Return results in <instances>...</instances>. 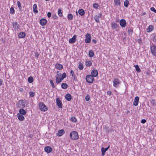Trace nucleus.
Segmentation results:
<instances>
[{
  "mask_svg": "<svg viewBox=\"0 0 156 156\" xmlns=\"http://www.w3.org/2000/svg\"><path fill=\"white\" fill-rule=\"evenodd\" d=\"M70 136L72 139L76 140L79 138L77 132L76 131H73L70 134Z\"/></svg>",
  "mask_w": 156,
  "mask_h": 156,
  "instance_id": "1",
  "label": "nucleus"
},
{
  "mask_svg": "<svg viewBox=\"0 0 156 156\" xmlns=\"http://www.w3.org/2000/svg\"><path fill=\"white\" fill-rule=\"evenodd\" d=\"M86 82L89 83H92L94 80V77L90 74L87 75L86 77Z\"/></svg>",
  "mask_w": 156,
  "mask_h": 156,
  "instance_id": "2",
  "label": "nucleus"
},
{
  "mask_svg": "<svg viewBox=\"0 0 156 156\" xmlns=\"http://www.w3.org/2000/svg\"><path fill=\"white\" fill-rule=\"evenodd\" d=\"M39 109L41 111L45 112L48 110L47 107L43 102H40L39 104Z\"/></svg>",
  "mask_w": 156,
  "mask_h": 156,
  "instance_id": "3",
  "label": "nucleus"
},
{
  "mask_svg": "<svg viewBox=\"0 0 156 156\" xmlns=\"http://www.w3.org/2000/svg\"><path fill=\"white\" fill-rule=\"evenodd\" d=\"M113 82V86L116 87H118L120 83V81L118 78L115 79Z\"/></svg>",
  "mask_w": 156,
  "mask_h": 156,
  "instance_id": "4",
  "label": "nucleus"
},
{
  "mask_svg": "<svg viewBox=\"0 0 156 156\" xmlns=\"http://www.w3.org/2000/svg\"><path fill=\"white\" fill-rule=\"evenodd\" d=\"M85 37V42L86 43H90L91 40V36L90 34L88 33L86 35Z\"/></svg>",
  "mask_w": 156,
  "mask_h": 156,
  "instance_id": "5",
  "label": "nucleus"
},
{
  "mask_svg": "<svg viewBox=\"0 0 156 156\" xmlns=\"http://www.w3.org/2000/svg\"><path fill=\"white\" fill-rule=\"evenodd\" d=\"M12 26L15 31L18 30L20 28V25L16 22H14L12 23Z\"/></svg>",
  "mask_w": 156,
  "mask_h": 156,
  "instance_id": "6",
  "label": "nucleus"
},
{
  "mask_svg": "<svg viewBox=\"0 0 156 156\" xmlns=\"http://www.w3.org/2000/svg\"><path fill=\"white\" fill-rule=\"evenodd\" d=\"M120 25L122 27H125L126 25V22L124 19H121L119 21Z\"/></svg>",
  "mask_w": 156,
  "mask_h": 156,
  "instance_id": "7",
  "label": "nucleus"
},
{
  "mask_svg": "<svg viewBox=\"0 0 156 156\" xmlns=\"http://www.w3.org/2000/svg\"><path fill=\"white\" fill-rule=\"evenodd\" d=\"M56 105L59 108H62V101L60 99L58 98H56Z\"/></svg>",
  "mask_w": 156,
  "mask_h": 156,
  "instance_id": "8",
  "label": "nucleus"
},
{
  "mask_svg": "<svg viewBox=\"0 0 156 156\" xmlns=\"http://www.w3.org/2000/svg\"><path fill=\"white\" fill-rule=\"evenodd\" d=\"M76 35H74L73 37L69 39V43L73 44L76 41Z\"/></svg>",
  "mask_w": 156,
  "mask_h": 156,
  "instance_id": "9",
  "label": "nucleus"
},
{
  "mask_svg": "<svg viewBox=\"0 0 156 156\" xmlns=\"http://www.w3.org/2000/svg\"><path fill=\"white\" fill-rule=\"evenodd\" d=\"M151 51L152 54L156 56V47L155 46H152L151 47Z\"/></svg>",
  "mask_w": 156,
  "mask_h": 156,
  "instance_id": "10",
  "label": "nucleus"
},
{
  "mask_svg": "<svg viewBox=\"0 0 156 156\" xmlns=\"http://www.w3.org/2000/svg\"><path fill=\"white\" fill-rule=\"evenodd\" d=\"M91 75L92 76L94 77H96L98 75V71L96 69H93L91 72Z\"/></svg>",
  "mask_w": 156,
  "mask_h": 156,
  "instance_id": "11",
  "label": "nucleus"
},
{
  "mask_svg": "<svg viewBox=\"0 0 156 156\" xmlns=\"http://www.w3.org/2000/svg\"><path fill=\"white\" fill-rule=\"evenodd\" d=\"M47 23V20L46 19L42 18L41 19L40 21V23L42 26H45Z\"/></svg>",
  "mask_w": 156,
  "mask_h": 156,
  "instance_id": "12",
  "label": "nucleus"
},
{
  "mask_svg": "<svg viewBox=\"0 0 156 156\" xmlns=\"http://www.w3.org/2000/svg\"><path fill=\"white\" fill-rule=\"evenodd\" d=\"M110 147V146L109 145L107 147L104 148V147H102L101 148V151L102 152V155L103 156L105 155V152L108 150Z\"/></svg>",
  "mask_w": 156,
  "mask_h": 156,
  "instance_id": "13",
  "label": "nucleus"
},
{
  "mask_svg": "<svg viewBox=\"0 0 156 156\" xmlns=\"http://www.w3.org/2000/svg\"><path fill=\"white\" fill-rule=\"evenodd\" d=\"M139 101V97L136 96L135 97L134 101L133 103V105L135 106L138 105Z\"/></svg>",
  "mask_w": 156,
  "mask_h": 156,
  "instance_id": "14",
  "label": "nucleus"
},
{
  "mask_svg": "<svg viewBox=\"0 0 156 156\" xmlns=\"http://www.w3.org/2000/svg\"><path fill=\"white\" fill-rule=\"evenodd\" d=\"M23 103H26V102H23V100H20L18 101V103L16 104V106L17 107L20 108H21L22 105H23Z\"/></svg>",
  "mask_w": 156,
  "mask_h": 156,
  "instance_id": "15",
  "label": "nucleus"
},
{
  "mask_svg": "<svg viewBox=\"0 0 156 156\" xmlns=\"http://www.w3.org/2000/svg\"><path fill=\"white\" fill-rule=\"evenodd\" d=\"M45 151L47 153H50L52 151V148L50 147L47 146L44 148Z\"/></svg>",
  "mask_w": 156,
  "mask_h": 156,
  "instance_id": "16",
  "label": "nucleus"
},
{
  "mask_svg": "<svg viewBox=\"0 0 156 156\" xmlns=\"http://www.w3.org/2000/svg\"><path fill=\"white\" fill-rule=\"evenodd\" d=\"M65 133V131L64 129H62L59 130L58 131V133L57 134V135L58 136H61Z\"/></svg>",
  "mask_w": 156,
  "mask_h": 156,
  "instance_id": "17",
  "label": "nucleus"
},
{
  "mask_svg": "<svg viewBox=\"0 0 156 156\" xmlns=\"http://www.w3.org/2000/svg\"><path fill=\"white\" fill-rule=\"evenodd\" d=\"M17 117L19 120L20 121H23L24 120L25 118L23 115L17 113Z\"/></svg>",
  "mask_w": 156,
  "mask_h": 156,
  "instance_id": "18",
  "label": "nucleus"
},
{
  "mask_svg": "<svg viewBox=\"0 0 156 156\" xmlns=\"http://www.w3.org/2000/svg\"><path fill=\"white\" fill-rule=\"evenodd\" d=\"M26 34L24 32H21L18 35V37L19 38H24L25 37Z\"/></svg>",
  "mask_w": 156,
  "mask_h": 156,
  "instance_id": "19",
  "label": "nucleus"
},
{
  "mask_svg": "<svg viewBox=\"0 0 156 156\" xmlns=\"http://www.w3.org/2000/svg\"><path fill=\"white\" fill-rule=\"evenodd\" d=\"M65 98L66 100L69 101H71L72 99V97L70 94H67L65 96Z\"/></svg>",
  "mask_w": 156,
  "mask_h": 156,
  "instance_id": "20",
  "label": "nucleus"
},
{
  "mask_svg": "<svg viewBox=\"0 0 156 156\" xmlns=\"http://www.w3.org/2000/svg\"><path fill=\"white\" fill-rule=\"evenodd\" d=\"M33 12L34 13H36L38 12L37 6L36 4H34L33 7Z\"/></svg>",
  "mask_w": 156,
  "mask_h": 156,
  "instance_id": "21",
  "label": "nucleus"
},
{
  "mask_svg": "<svg viewBox=\"0 0 156 156\" xmlns=\"http://www.w3.org/2000/svg\"><path fill=\"white\" fill-rule=\"evenodd\" d=\"M88 55L89 56L90 58L93 57L94 55V51L92 50H90L89 51Z\"/></svg>",
  "mask_w": 156,
  "mask_h": 156,
  "instance_id": "22",
  "label": "nucleus"
},
{
  "mask_svg": "<svg viewBox=\"0 0 156 156\" xmlns=\"http://www.w3.org/2000/svg\"><path fill=\"white\" fill-rule=\"evenodd\" d=\"M19 113L22 115H25L26 113V112L25 111L23 108H21L19 110Z\"/></svg>",
  "mask_w": 156,
  "mask_h": 156,
  "instance_id": "23",
  "label": "nucleus"
},
{
  "mask_svg": "<svg viewBox=\"0 0 156 156\" xmlns=\"http://www.w3.org/2000/svg\"><path fill=\"white\" fill-rule=\"evenodd\" d=\"M17 4L19 8V11H22L23 10L21 6V4L19 1H18L17 2Z\"/></svg>",
  "mask_w": 156,
  "mask_h": 156,
  "instance_id": "24",
  "label": "nucleus"
},
{
  "mask_svg": "<svg viewBox=\"0 0 156 156\" xmlns=\"http://www.w3.org/2000/svg\"><path fill=\"white\" fill-rule=\"evenodd\" d=\"M78 13L81 16H83L85 14L84 10L82 9H79V10Z\"/></svg>",
  "mask_w": 156,
  "mask_h": 156,
  "instance_id": "25",
  "label": "nucleus"
},
{
  "mask_svg": "<svg viewBox=\"0 0 156 156\" xmlns=\"http://www.w3.org/2000/svg\"><path fill=\"white\" fill-rule=\"evenodd\" d=\"M111 25L113 29H116L117 28L118 25L116 23H112Z\"/></svg>",
  "mask_w": 156,
  "mask_h": 156,
  "instance_id": "26",
  "label": "nucleus"
},
{
  "mask_svg": "<svg viewBox=\"0 0 156 156\" xmlns=\"http://www.w3.org/2000/svg\"><path fill=\"white\" fill-rule=\"evenodd\" d=\"M153 27L151 25L149 26L147 29V32H150L153 30Z\"/></svg>",
  "mask_w": 156,
  "mask_h": 156,
  "instance_id": "27",
  "label": "nucleus"
},
{
  "mask_svg": "<svg viewBox=\"0 0 156 156\" xmlns=\"http://www.w3.org/2000/svg\"><path fill=\"white\" fill-rule=\"evenodd\" d=\"M114 2L115 3V5L116 6H120V5L121 2L120 0H114Z\"/></svg>",
  "mask_w": 156,
  "mask_h": 156,
  "instance_id": "28",
  "label": "nucleus"
},
{
  "mask_svg": "<svg viewBox=\"0 0 156 156\" xmlns=\"http://www.w3.org/2000/svg\"><path fill=\"white\" fill-rule=\"evenodd\" d=\"M85 65L86 66L89 67L92 65V62L90 61H86L85 62Z\"/></svg>",
  "mask_w": 156,
  "mask_h": 156,
  "instance_id": "29",
  "label": "nucleus"
},
{
  "mask_svg": "<svg viewBox=\"0 0 156 156\" xmlns=\"http://www.w3.org/2000/svg\"><path fill=\"white\" fill-rule=\"evenodd\" d=\"M55 68H63L62 65L59 63H57L55 65Z\"/></svg>",
  "mask_w": 156,
  "mask_h": 156,
  "instance_id": "30",
  "label": "nucleus"
},
{
  "mask_svg": "<svg viewBox=\"0 0 156 156\" xmlns=\"http://www.w3.org/2000/svg\"><path fill=\"white\" fill-rule=\"evenodd\" d=\"M68 86V85L66 83H62L61 84V87L63 89H66L67 88Z\"/></svg>",
  "mask_w": 156,
  "mask_h": 156,
  "instance_id": "31",
  "label": "nucleus"
},
{
  "mask_svg": "<svg viewBox=\"0 0 156 156\" xmlns=\"http://www.w3.org/2000/svg\"><path fill=\"white\" fill-rule=\"evenodd\" d=\"M62 10L61 9H58V16L60 17L62 16V14L61 12Z\"/></svg>",
  "mask_w": 156,
  "mask_h": 156,
  "instance_id": "32",
  "label": "nucleus"
},
{
  "mask_svg": "<svg viewBox=\"0 0 156 156\" xmlns=\"http://www.w3.org/2000/svg\"><path fill=\"white\" fill-rule=\"evenodd\" d=\"M67 18L68 20H72L73 18V15L71 13L69 14L67 16Z\"/></svg>",
  "mask_w": 156,
  "mask_h": 156,
  "instance_id": "33",
  "label": "nucleus"
},
{
  "mask_svg": "<svg viewBox=\"0 0 156 156\" xmlns=\"http://www.w3.org/2000/svg\"><path fill=\"white\" fill-rule=\"evenodd\" d=\"M28 80L29 83H32L33 82L34 79L32 76H30L28 77Z\"/></svg>",
  "mask_w": 156,
  "mask_h": 156,
  "instance_id": "34",
  "label": "nucleus"
},
{
  "mask_svg": "<svg viewBox=\"0 0 156 156\" xmlns=\"http://www.w3.org/2000/svg\"><path fill=\"white\" fill-rule=\"evenodd\" d=\"M129 4V2L127 0H125L124 2V5L126 8L128 7Z\"/></svg>",
  "mask_w": 156,
  "mask_h": 156,
  "instance_id": "35",
  "label": "nucleus"
},
{
  "mask_svg": "<svg viewBox=\"0 0 156 156\" xmlns=\"http://www.w3.org/2000/svg\"><path fill=\"white\" fill-rule=\"evenodd\" d=\"M10 13L11 14H13L15 13V10L13 7H12L10 9Z\"/></svg>",
  "mask_w": 156,
  "mask_h": 156,
  "instance_id": "36",
  "label": "nucleus"
},
{
  "mask_svg": "<svg viewBox=\"0 0 156 156\" xmlns=\"http://www.w3.org/2000/svg\"><path fill=\"white\" fill-rule=\"evenodd\" d=\"M151 103L154 105H156V100L154 99H152L151 101Z\"/></svg>",
  "mask_w": 156,
  "mask_h": 156,
  "instance_id": "37",
  "label": "nucleus"
},
{
  "mask_svg": "<svg viewBox=\"0 0 156 156\" xmlns=\"http://www.w3.org/2000/svg\"><path fill=\"white\" fill-rule=\"evenodd\" d=\"M128 34H132L133 32V30L132 28L128 29Z\"/></svg>",
  "mask_w": 156,
  "mask_h": 156,
  "instance_id": "38",
  "label": "nucleus"
},
{
  "mask_svg": "<svg viewBox=\"0 0 156 156\" xmlns=\"http://www.w3.org/2000/svg\"><path fill=\"white\" fill-rule=\"evenodd\" d=\"M78 68H83V65L80 62L79 63Z\"/></svg>",
  "mask_w": 156,
  "mask_h": 156,
  "instance_id": "39",
  "label": "nucleus"
},
{
  "mask_svg": "<svg viewBox=\"0 0 156 156\" xmlns=\"http://www.w3.org/2000/svg\"><path fill=\"white\" fill-rule=\"evenodd\" d=\"M71 120L73 122H76L77 121V120L75 118V117H71Z\"/></svg>",
  "mask_w": 156,
  "mask_h": 156,
  "instance_id": "40",
  "label": "nucleus"
},
{
  "mask_svg": "<svg viewBox=\"0 0 156 156\" xmlns=\"http://www.w3.org/2000/svg\"><path fill=\"white\" fill-rule=\"evenodd\" d=\"M29 95L31 97H34L35 95V93L34 92L30 91L29 93Z\"/></svg>",
  "mask_w": 156,
  "mask_h": 156,
  "instance_id": "41",
  "label": "nucleus"
},
{
  "mask_svg": "<svg viewBox=\"0 0 156 156\" xmlns=\"http://www.w3.org/2000/svg\"><path fill=\"white\" fill-rule=\"evenodd\" d=\"M56 82L57 83V84H58V83L61 82L62 81L61 80L58 78V77H57L56 79Z\"/></svg>",
  "mask_w": 156,
  "mask_h": 156,
  "instance_id": "42",
  "label": "nucleus"
},
{
  "mask_svg": "<svg viewBox=\"0 0 156 156\" xmlns=\"http://www.w3.org/2000/svg\"><path fill=\"white\" fill-rule=\"evenodd\" d=\"M50 83L52 87L53 88H54L55 87V86L54 85V83L53 82V81L52 80H50Z\"/></svg>",
  "mask_w": 156,
  "mask_h": 156,
  "instance_id": "43",
  "label": "nucleus"
},
{
  "mask_svg": "<svg viewBox=\"0 0 156 156\" xmlns=\"http://www.w3.org/2000/svg\"><path fill=\"white\" fill-rule=\"evenodd\" d=\"M90 96L88 94H87L85 97V100L87 101H88L90 100Z\"/></svg>",
  "mask_w": 156,
  "mask_h": 156,
  "instance_id": "44",
  "label": "nucleus"
},
{
  "mask_svg": "<svg viewBox=\"0 0 156 156\" xmlns=\"http://www.w3.org/2000/svg\"><path fill=\"white\" fill-rule=\"evenodd\" d=\"M93 6L94 8L97 9L98 6V4L94 3L93 4Z\"/></svg>",
  "mask_w": 156,
  "mask_h": 156,
  "instance_id": "45",
  "label": "nucleus"
},
{
  "mask_svg": "<svg viewBox=\"0 0 156 156\" xmlns=\"http://www.w3.org/2000/svg\"><path fill=\"white\" fill-rule=\"evenodd\" d=\"M94 19L95 20V21L97 23H99L100 22L99 18H97V17L95 16L94 17Z\"/></svg>",
  "mask_w": 156,
  "mask_h": 156,
  "instance_id": "46",
  "label": "nucleus"
},
{
  "mask_svg": "<svg viewBox=\"0 0 156 156\" xmlns=\"http://www.w3.org/2000/svg\"><path fill=\"white\" fill-rule=\"evenodd\" d=\"M52 17L53 19H56L58 18V17L56 14H53L52 16Z\"/></svg>",
  "mask_w": 156,
  "mask_h": 156,
  "instance_id": "47",
  "label": "nucleus"
},
{
  "mask_svg": "<svg viewBox=\"0 0 156 156\" xmlns=\"http://www.w3.org/2000/svg\"><path fill=\"white\" fill-rule=\"evenodd\" d=\"M95 16L98 18H101L102 17V14L101 13H99L98 15H96Z\"/></svg>",
  "mask_w": 156,
  "mask_h": 156,
  "instance_id": "48",
  "label": "nucleus"
},
{
  "mask_svg": "<svg viewBox=\"0 0 156 156\" xmlns=\"http://www.w3.org/2000/svg\"><path fill=\"white\" fill-rule=\"evenodd\" d=\"M151 10L154 12L155 13H156V10L154 7H152L151 8Z\"/></svg>",
  "mask_w": 156,
  "mask_h": 156,
  "instance_id": "49",
  "label": "nucleus"
},
{
  "mask_svg": "<svg viewBox=\"0 0 156 156\" xmlns=\"http://www.w3.org/2000/svg\"><path fill=\"white\" fill-rule=\"evenodd\" d=\"M72 76L73 77V79L74 81H77V78L75 75H74V76Z\"/></svg>",
  "mask_w": 156,
  "mask_h": 156,
  "instance_id": "50",
  "label": "nucleus"
},
{
  "mask_svg": "<svg viewBox=\"0 0 156 156\" xmlns=\"http://www.w3.org/2000/svg\"><path fill=\"white\" fill-rule=\"evenodd\" d=\"M153 41L154 43L156 44V34L153 37Z\"/></svg>",
  "mask_w": 156,
  "mask_h": 156,
  "instance_id": "51",
  "label": "nucleus"
},
{
  "mask_svg": "<svg viewBox=\"0 0 156 156\" xmlns=\"http://www.w3.org/2000/svg\"><path fill=\"white\" fill-rule=\"evenodd\" d=\"M146 122V120L144 119H142L141 122V123L143 124L145 123Z\"/></svg>",
  "mask_w": 156,
  "mask_h": 156,
  "instance_id": "52",
  "label": "nucleus"
},
{
  "mask_svg": "<svg viewBox=\"0 0 156 156\" xmlns=\"http://www.w3.org/2000/svg\"><path fill=\"white\" fill-rule=\"evenodd\" d=\"M51 13L50 12H48L47 13V16L48 18H50L51 16Z\"/></svg>",
  "mask_w": 156,
  "mask_h": 156,
  "instance_id": "53",
  "label": "nucleus"
},
{
  "mask_svg": "<svg viewBox=\"0 0 156 156\" xmlns=\"http://www.w3.org/2000/svg\"><path fill=\"white\" fill-rule=\"evenodd\" d=\"M62 77L64 78H65L66 77V73H63L62 74Z\"/></svg>",
  "mask_w": 156,
  "mask_h": 156,
  "instance_id": "54",
  "label": "nucleus"
},
{
  "mask_svg": "<svg viewBox=\"0 0 156 156\" xmlns=\"http://www.w3.org/2000/svg\"><path fill=\"white\" fill-rule=\"evenodd\" d=\"M35 56L36 57L38 58L39 56V54L38 52H36L35 53Z\"/></svg>",
  "mask_w": 156,
  "mask_h": 156,
  "instance_id": "55",
  "label": "nucleus"
},
{
  "mask_svg": "<svg viewBox=\"0 0 156 156\" xmlns=\"http://www.w3.org/2000/svg\"><path fill=\"white\" fill-rule=\"evenodd\" d=\"M70 73L72 75V76H73L74 75H75L74 73V71L73 70H71V71H70Z\"/></svg>",
  "mask_w": 156,
  "mask_h": 156,
  "instance_id": "56",
  "label": "nucleus"
},
{
  "mask_svg": "<svg viewBox=\"0 0 156 156\" xmlns=\"http://www.w3.org/2000/svg\"><path fill=\"white\" fill-rule=\"evenodd\" d=\"M107 94L109 95H111L112 94V92L110 91H108L107 92Z\"/></svg>",
  "mask_w": 156,
  "mask_h": 156,
  "instance_id": "57",
  "label": "nucleus"
},
{
  "mask_svg": "<svg viewBox=\"0 0 156 156\" xmlns=\"http://www.w3.org/2000/svg\"><path fill=\"white\" fill-rule=\"evenodd\" d=\"M92 41L93 43H94V44H95L97 42V41L96 40H95V39H92Z\"/></svg>",
  "mask_w": 156,
  "mask_h": 156,
  "instance_id": "58",
  "label": "nucleus"
},
{
  "mask_svg": "<svg viewBox=\"0 0 156 156\" xmlns=\"http://www.w3.org/2000/svg\"><path fill=\"white\" fill-rule=\"evenodd\" d=\"M115 21V22H116V23H118V22H119V19L118 18V17H116V18Z\"/></svg>",
  "mask_w": 156,
  "mask_h": 156,
  "instance_id": "59",
  "label": "nucleus"
},
{
  "mask_svg": "<svg viewBox=\"0 0 156 156\" xmlns=\"http://www.w3.org/2000/svg\"><path fill=\"white\" fill-rule=\"evenodd\" d=\"M3 80L1 79H0V86H1L2 85Z\"/></svg>",
  "mask_w": 156,
  "mask_h": 156,
  "instance_id": "60",
  "label": "nucleus"
},
{
  "mask_svg": "<svg viewBox=\"0 0 156 156\" xmlns=\"http://www.w3.org/2000/svg\"><path fill=\"white\" fill-rule=\"evenodd\" d=\"M25 107V103H23V105H22L21 108H24Z\"/></svg>",
  "mask_w": 156,
  "mask_h": 156,
  "instance_id": "61",
  "label": "nucleus"
},
{
  "mask_svg": "<svg viewBox=\"0 0 156 156\" xmlns=\"http://www.w3.org/2000/svg\"><path fill=\"white\" fill-rule=\"evenodd\" d=\"M137 73H139L140 72V69H135Z\"/></svg>",
  "mask_w": 156,
  "mask_h": 156,
  "instance_id": "62",
  "label": "nucleus"
},
{
  "mask_svg": "<svg viewBox=\"0 0 156 156\" xmlns=\"http://www.w3.org/2000/svg\"><path fill=\"white\" fill-rule=\"evenodd\" d=\"M134 67H135V68H139V66L138 65H134Z\"/></svg>",
  "mask_w": 156,
  "mask_h": 156,
  "instance_id": "63",
  "label": "nucleus"
},
{
  "mask_svg": "<svg viewBox=\"0 0 156 156\" xmlns=\"http://www.w3.org/2000/svg\"><path fill=\"white\" fill-rule=\"evenodd\" d=\"M19 90L21 92H22L23 91V88H20V90Z\"/></svg>",
  "mask_w": 156,
  "mask_h": 156,
  "instance_id": "64",
  "label": "nucleus"
}]
</instances>
